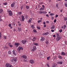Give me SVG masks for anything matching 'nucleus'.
I'll list each match as a JSON object with an SVG mask.
<instances>
[{
    "label": "nucleus",
    "mask_w": 67,
    "mask_h": 67,
    "mask_svg": "<svg viewBox=\"0 0 67 67\" xmlns=\"http://www.w3.org/2000/svg\"><path fill=\"white\" fill-rule=\"evenodd\" d=\"M7 12L8 13H9V15H10V16H12V15H13V13H12V12L10 10V9H8L7 10Z\"/></svg>",
    "instance_id": "nucleus-1"
},
{
    "label": "nucleus",
    "mask_w": 67,
    "mask_h": 67,
    "mask_svg": "<svg viewBox=\"0 0 67 67\" xmlns=\"http://www.w3.org/2000/svg\"><path fill=\"white\" fill-rule=\"evenodd\" d=\"M23 48L22 47H19L17 49V50L18 51V53H20V50H23Z\"/></svg>",
    "instance_id": "nucleus-2"
},
{
    "label": "nucleus",
    "mask_w": 67,
    "mask_h": 67,
    "mask_svg": "<svg viewBox=\"0 0 67 67\" xmlns=\"http://www.w3.org/2000/svg\"><path fill=\"white\" fill-rule=\"evenodd\" d=\"M6 67H12V66L10 64L7 63L6 64Z\"/></svg>",
    "instance_id": "nucleus-3"
},
{
    "label": "nucleus",
    "mask_w": 67,
    "mask_h": 67,
    "mask_svg": "<svg viewBox=\"0 0 67 67\" xmlns=\"http://www.w3.org/2000/svg\"><path fill=\"white\" fill-rule=\"evenodd\" d=\"M31 39L32 41H35L36 40V38L35 37H31Z\"/></svg>",
    "instance_id": "nucleus-4"
},
{
    "label": "nucleus",
    "mask_w": 67,
    "mask_h": 67,
    "mask_svg": "<svg viewBox=\"0 0 67 67\" xmlns=\"http://www.w3.org/2000/svg\"><path fill=\"white\" fill-rule=\"evenodd\" d=\"M26 42H27L26 41V40H22L21 41V42L23 43V44H26Z\"/></svg>",
    "instance_id": "nucleus-5"
},
{
    "label": "nucleus",
    "mask_w": 67,
    "mask_h": 67,
    "mask_svg": "<svg viewBox=\"0 0 67 67\" xmlns=\"http://www.w3.org/2000/svg\"><path fill=\"white\" fill-rule=\"evenodd\" d=\"M20 43H16L14 44L15 45V46H16V47H18L19 45H20Z\"/></svg>",
    "instance_id": "nucleus-6"
},
{
    "label": "nucleus",
    "mask_w": 67,
    "mask_h": 67,
    "mask_svg": "<svg viewBox=\"0 0 67 67\" xmlns=\"http://www.w3.org/2000/svg\"><path fill=\"white\" fill-rule=\"evenodd\" d=\"M22 58H24V59H26L27 58V57L26 56L23 55L21 56Z\"/></svg>",
    "instance_id": "nucleus-7"
},
{
    "label": "nucleus",
    "mask_w": 67,
    "mask_h": 67,
    "mask_svg": "<svg viewBox=\"0 0 67 67\" xmlns=\"http://www.w3.org/2000/svg\"><path fill=\"white\" fill-rule=\"evenodd\" d=\"M61 39V37H58L56 38V40L57 41H60V40Z\"/></svg>",
    "instance_id": "nucleus-8"
},
{
    "label": "nucleus",
    "mask_w": 67,
    "mask_h": 67,
    "mask_svg": "<svg viewBox=\"0 0 67 67\" xmlns=\"http://www.w3.org/2000/svg\"><path fill=\"white\" fill-rule=\"evenodd\" d=\"M13 54H14V55H15V56H16V51H15V50H14L13 51Z\"/></svg>",
    "instance_id": "nucleus-9"
},
{
    "label": "nucleus",
    "mask_w": 67,
    "mask_h": 67,
    "mask_svg": "<svg viewBox=\"0 0 67 67\" xmlns=\"http://www.w3.org/2000/svg\"><path fill=\"white\" fill-rule=\"evenodd\" d=\"M34 62V61L33 60H31L30 61V63L31 64H33V63Z\"/></svg>",
    "instance_id": "nucleus-10"
},
{
    "label": "nucleus",
    "mask_w": 67,
    "mask_h": 67,
    "mask_svg": "<svg viewBox=\"0 0 67 67\" xmlns=\"http://www.w3.org/2000/svg\"><path fill=\"white\" fill-rule=\"evenodd\" d=\"M15 3H13L12 4H11V7H14V5H15Z\"/></svg>",
    "instance_id": "nucleus-11"
},
{
    "label": "nucleus",
    "mask_w": 67,
    "mask_h": 67,
    "mask_svg": "<svg viewBox=\"0 0 67 67\" xmlns=\"http://www.w3.org/2000/svg\"><path fill=\"white\" fill-rule=\"evenodd\" d=\"M49 34V33L48 32H47L46 33H44V34H43L42 35H48Z\"/></svg>",
    "instance_id": "nucleus-12"
},
{
    "label": "nucleus",
    "mask_w": 67,
    "mask_h": 67,
    "mask_svg": "<svg viewBox=\"0 0 67 67\" xmlns=\"http://www.w3.org/2000/svg\"><path fill=\"white\" fill-rule=\"evenodd\" d=\"M45 38L44 37H41V40L42 41H44V40H45Z\"/></svg>",
    "instance_id": "nucleus-13"
},
{
    "label": "nucleus",
    "mask_w": 67,
    "mask_h": 67,
    "mask_svg": "<svg viewBox=\"0 0 67 67\" xmlns=\"http://www.w3.org/2000/svg\"><path fill=\"white\" fill-rule=\"evenodd\" d=\"M22 21H23L24 20V16H23V15H22Z\"/></svg>",
    "instance_id": "nucleus-14"
},
{
    "label": "nucleus",
    "mask_w": 67,
    "mask_h": 67,
    "mask_svg": "<svg viewBox=\"0 0 67 67\" xmlns=\"http://www.w3.org/2000/svg\"><path fill=\"white\" fill-rule=\"evenodd\" d=\"M63 62H57L58 64H60V65L62 64H63Z\"/></svg>",
    "instance_id": "nucleus-15"
},
{
    "label": "nucleus",
    "mask_w": 67,
    "mask_h": 67,
    "mask_svg": "<svg viewBox=\"0 0 67 67\" xmlns=\"http://www.w3.org/2000/svg\"><path fill=\"white\" fill-rule=\"evenodd\" d=\"M8 26L9 27H10V29H12L13 28V27L11 26V24H9V25H8Z\"/></svg>",
    "instance_id": "nucleus-16"
},
{
    "label": "nucleus",
    "mask_w": 67,
    "mask_h": 67,
    "mask_svg": "<svg viewBox=\"0 0 67 67\" xmlns=\"http://www.w3.org/2000/svg\"><path fill=\"white\" fill-rule=\"evenodd\" d=\"M55 25H52V27H51V29H55Z\"/></svg>",
    "instance_id": "nucleus-17"
},
{
    "label": "nucleus",
    "mask_w": 67,
    "mask_h": 67,
    "mask_svg": "<svg viewBox=\"0 0 67 67\" xmlns=\"http://www.w3.org/2000/svg\"><path fill=\"white\" fill-rule=\"evenodd\" d=\"M65 53H64V52H62L61 53V55H62L65 56Z\"/></svg>",
    "instance_id": "nucleus-18"
},
{
    "label": "nucleus",
    "mask_w": 67,
    "mask_h": 67,
    "mask_svg": "<svg viewBox=\"0 0 67 67\" xmlns=\"http://www.w3.org/2000/svg\"><path fill=\"white\" fill-rule=\"evenodd\" d=\"M3 10L2 9H0V13H1L3 12Z\"/></svg>",
    "instance_id": "nucleus-19"
},
{
    "label": "nucleus",
    "mask_w": 67,
    "mask_h": 67,
    "mask_svg": "<svg viewBox=\"0 0 67 67\" xmlns=\"http://www.w3.org/2000/svg\"><path fill=\"white\" fill-rule=\"evenodd\" d=\"M18 30L19 31V32H20V31H21L22 30V29L21 28H20L19 27H18Z\"/></svg>",
    "instance_id": "nucleus-20"
},
{
    "label": "nucleus",
    "mask_w": 67,
    "mask_h": 67,
    "mask_svg": "<svg viewBox=\"0 0 67 67\" xmlns=\"http://www.w3.org/2000/svg\"><path fill=\"white\" fill-rule=\"evenodd\" d=\"M47 60H49V59H51V57L50 56L48 57H47Z\"/></svg>",
    "instance_id": "nucleus-21"
},
{
    "label": "nucleus",
    "mask_w": 67,
    "mask_h": 67,
    "mask_svg": "<svg viewBox=\"0 0 67 67\" xmlns=\"http://www.w3.org/2000/svg\"><path fill=\"white\" fill-rule=\"evenodd\" d=\"M33 44L34 45H36V46H38V44L37 43H33Z\"/></svg>",
    "instance_id": "nucleus-22"
},
{
    "label": "nucleus",
    "mask_w": 67,
    "mask_h": 67,
    "mask_svg": "<svg viewBox=\"0 0 67 67\" xmlns=\"http://www.w3.org/2000/svg\"><path fill=\"white\" fill-rule=\"evenodd\" d=\"M43 11H39V13L40 14H42V13H43Z\"/></svg>",
    "instance_id": "nucleus-23"
},
{
    "label": "nucleus",
    "mask_w": 67,
    "mask_h": 67,
    "mask_svg": "<svg viewBox=\"0 0 67 67\" xmlns=\"http://www.w3.org/2000/svg\"><path fill=\"white\" fill-rule=\"evenodd\" d=\"M21 14L22 12H19L18 13V14H19V15H21Z\"/></svg>",
    "instance_id": "nucleus-24"
},
{
    "label": "nucleus",
    "mask_w": 67,
    "mask_h": 67,
    "mask_svg": "<svg viewBox=\"0 0 67 67\" xmlns=\"http://www.w3.org/2000/svg\"><path fill=\"white\" fill-rule=\"evenodd\" d=\"M9 46L10 47H13V46L12 45H10V44L9 43L8 44Z\"/></svg>",
    "instance_id": "nucleus-25"
},
{
    "label": "nucleus",
    "mask_w": 67,
    "mask_h": 67,
    "mask_svg": "<svg viewBox=\"0 0 67 67\" xmlns=\"http://www.w3.org/2000/svg\"><path fill=\"white\" fill-rule=\"evenodd\" d=\"M64 20L65 21H67V17H64Z\"/></svg>",
    "instance_id": "nucleus-26"
},
{
    "label": "nucleus",
    "mask_w": 67,
    "mask_h": 67,
    "mask_svg": "<svg viewBox=\"0 0 67 67\" xmlns=\"http://www.w3.org/2000/svg\"><path fill=\"white\" fill-rule=\"evenodd\" d=\"M11 62V63H13V61H14L13 59H12L10 60Z\"/></svg>",
    "instance_id": "nucleus-27"
},
{
    "label": "nucleus",
    "mask_w": 67,
    "mask_h": 67,
    "mask_svg": "<svg viewBox=\"0 0 67 67\" xmlns=\"http://www.w3.org/2000/svg\"><path fill=\"white\" fill-rule=\"evenodd\" d=\"M33 48L34 49V50H36V48L35 46H34L33 47Z\"/></svg>",
    "instance_id": "nucleus-28"
},
{
    "label": "nucleus",
    "mask_w": 67,
    "mask_h": 67,
    "mask_svg": "<svg viewBox=\"0 0 67 67\" xmlns=\"http://www.w3.org/2000/svg\"><path fill=\"white\" fill-rule=\"evenodd\" d=\"M31 27L33 29H34V26L33 25H31Z\"/></svg>",
    "instance_id": "nucleus-29"
},
{
    "label": "nucleus",
    "mask_w": 67,
    "mask_h": 67,
    "mask_svg": "<svg viewBox=\"0 0 67 67\" xmlns=\"http://www.w3.org/2000/svg\"><path fill=\"white\" fill-rule=\"evenodd\" d=\"M31 20H32V19H31V18H30L29 20V22H31Z\"/></svg>",
    "instance_id": "nucleus-30"
},
{
    "label": "nucleus",
    "mask_w": 67,
    "mask_h": 67,
    "mask_svg": "<svg viewBox=\"0 0 67 67\" xmlns=\"http://www.w3.org/2000/svg\"><path fill=\"white\" fill-rule=\"evenodd\" d=\"M33 31L35 33H37V31H36V30L35 29H34L33 30Z\"/></svg>",
    "instance_id": "nucleus-31"
},
{
    "label": "nucleus",
    "mask_w": 67,
    "mask_h": 67,
    "mask_svg": "<svg viewBox=\"0 0 67 67\" xmlns=\"http://www.w3.org/2000/svg\"><path fill=\"white\" fill-rule=\"evenodd\" d=\"M43 9H44V8H40V10H43Z\"/></svg>",
    "instance_id": "nucleus-32"
},
{
    "label": "nucleus",
    "mask_w": 67,
    "mask_h": 67,
    "mask_svg": "<svg viewBox=\"0 0 67 67\" xmlns=\"http://www.w3.org/2000/svg\"><path fill=\"white\" fill-rule=\"evenodd\" d=\"M58 57L59 58H60V59H62V57L61 56H58Z\"/></svg>",
    "instance_id": "nucleus-33"
},
{
    "label": "nucleus",
    "mask_w": 67,
    "mask_h": 67,
    "mask_svg": "<svg viewBox=\"0 0 67 67\" xmlns=\"http://www.w3.org/2000/svg\"><path fill=\"white\" fill-rule=\"evenodd\" d=\"M26 8L27 9H29V6H26Z\"/></svg>",
    "instance_id": "nucleus-34"
},
{
    "label": "nucleus",
    "mask_w": 67,
    "mask_h": 67,
    "mask_svg": "<svg viewBox=\"0 0 67 67\" xmlns=\"http://www.w3.org/2000/svg\"><path fill=\"white\" fill-rule=\"evenodd\" d=\"M14 61V62H16V61H17V60H16V59H13Z\"/></svg>",
    "instance_id": "nucleus-35"
},
{
    "label": "nucleus",
    "mask_w": 67,
    "mask_h": 67,
    "mask_svg": "<svg viewBox=\"0 0 67 67\" xmlns=\"http://www.w3.org/2000/svg\"><path fill=\"white\" fill-rule=\"evenodd\" d=\"M42 22L41 20H38V23H40V22Z\"/></svg>",
    "instance_id": "nucleus-36"
},
{
    "label": "nucleus",
    "mask_w": 67,
    "mask_h": 67,
    "mask_svg": "<svg viewBox=\"0 0 67 67\" xmlns=\"http://www.w3.org/2000/svg\"><path fill=\"white\" fill-rule=\"evenodd\" d=\"M50 15H52V16H53V15H54V14L53 13H50Z\"/></svg>",
    "instance_id": "nucleus-37"
},
{
    "label": "nucleus",
    "mask_w": 67,
    "mask_h": 67,
    "mask_svg": "<svg viewBox=\"0 0 67 67\" xmlns=\"http://www.w3.org/2000/svg\"><path fill=\"white\" fill-rule=\"evenodd\" d=\"M37 28L38 30H40L41 28H40V27L38 26L37 27Z\"/></svg>",
    "instance_id": "nucleus-38"
},
{
    "label": "nucleus",
    "mask_w": 67,
    "mask_h": 67,
    "mask_svg": "<svg viewBox=\"0 0 67 67\" xmlns=\"http://www.w3.org/2000/svg\"><path fill=\"white\" fill-rule=\"evenodd\" d=\"M15 24L14 23H13L12 24V25H13V26H15Z\"/></svg>",
    "instance_id": "nucleus-39"
},
{
    "label": "nucleus",
    "mask_w": 67,
    "mask_h": 67,
    "mask_svg": "<svg viewBox=\"0 0 67 67\" xmlns=\"http://www.w3.org/2000/svg\"><path fill=\"white\" fill-rule=\"evenodd\" d=\"M56 35H57V37H58V36H59V35H58V34L57 33H56Z\"/></svg>",
    "instance_id": "nucleus-40"
},
{
    "label": "nucleus",
    "mask_w": 67,
    "mask_h": 67,
    "mask_svg": "<svg viewBox=\"0 0 67 67\" xmlns=\"http://www.w3.org/2000/svg\"><path fill=\"white\" fill-rule=\"evenodd\" d=\"M3 4L4 5H7V3H3Z\"/></svg>",
    "instance_id": "nucleus-41"
},
{
    "label": "nucleus",
    "mask_w": 67,
    "mask_h": 67,
    "mask_svg": "<svg viewBox=\"0 0 67 67\" xmlns=\"http://www.w3.org/2000/svg\"><path fill=\"white\" fill-rule=\"evenodd\" d=\"M62 29H60L59 30V32H60V33H61V32H62Z\"/></svg>",
    "instance_id": "nucleus-42"
},
{
    "label": "nucleus",
    "mask_w": 67,
    "mask_h": 67,
    "mask_svg": "<svg viewBox=\"0 0 67 67\" xmlns=\"http://www.w3.org/2000/svg\"><path fill=\"white\" fill-rule=\"evenodd\" d=\"M46 44H48V41H46Z\"/></svg>",
    "instance_id": "nucleus-43"
},
{
    "label": "nucleus",
    "mask_w": 67,
    "mask_h": 67,
    "mask_svg": "<svg viewBox=\"0 0 67 67\" xmlns=\"http://www.w3.org/2000/svg\"><path fill=\"white\" fill-rule=\"evenodd\" d=\"M23 62H26V60L25 59H24L23 60Z\"/></svg>",
    "instance_id": "nucleus-44"
},
{
    "label": "nucleus",
    "mask_w": 67,
    "mask_h": 67,
    "mask_svg": "<svg viewBox=\"0 0 67 67\" xmlns=\"http://www.w3.org/2000/svg\"><path fill=\"white\" fill-rule=\"evenodd\" d=\"M56 6L57 7H58V4H56Z\"/></svg>",
    "instance_id": "nucleus-45"
},
{
    "label": "nucleus",
    "mask_w": 67,
    "mask_h": 67,
    "mask_svg": "<svg viewBox=\"0 0 67 67\" xmlns=\"http://www.w3.org/2000/svg\"><path fill=\"white\" fill-rule=\"evenodd\" d=\"M4 39H5V40H6V39H7V37L5 36H4Z\"/></svg>",
    "instance_id": "nucleus-46"
},
{
    "label": "nucleus",
    "mask_w": 67,
    "mask_h": 67,
    "mask_svg": "<svg viewBox=\"0 0 67 67\" xmlns=\"http://www.w3.org/2000/svg\"><path fill=\"white\" fill-rule=\"evenodd\" d=\"M46 23H49V21H47L46 22Z\"/></svg>",
    "instance_id": "nucleus-47"
},
{
    "label": "nucleus",
    "mask_w": 67,
    "mask_h": 67,
    "mask_svg": "<svg viewBox=\"0 0 67 67\" xmlns=\"http://www.w3.org/2000/svg\"><path fill=\"white\" fill-rule=\"evenodd\" d=\"M47 66L48 67H50V66H49V65H48V64H47Z\"/></svg>",
    "instance_id": "nucleus-48"
},
{
    "label": "nucleus",
    "mask_w": 67,
    "mask_h": 67,
    "mask_svg": "<svg viewBox=\"0 0 67 67\" xmlns=\"http://www.w3.org/2000/svg\"><path fill=\"white\" fill-rule=\"evenodd\" d=\"M43 13H44V14H46V12H44V11H43Z\"/></svg>",
    "instance_id": "nucleus-49"
},
{
    "label": "nucleus",
    "mask_w": 67,
    "mask_h": 67,
    "mask_svg": "<svg viewBox=\"0 0 67 67\" xmlns=\"http://www.w3.org/2000/svg\"><path fill=\"white\" fill-rule=\"evenodd\" d=\"M56 22V19H55V20H54V23H55V22Z\"/></svg>",
    "instance_id": "nucleus-50"
},
{
    "label": "nucleus",
    "mask_w": 67,
    "mask_h": 67,
    "mask_svg": "<svg viewBox=\"0 0 67 67\" xmlns=\"http://www.w3.org/2000/svg\"><path fill=\"white\" fill-rule=\"evenodd\" d=\"M58 15H55V17L56 18H57V17H58Z\"/></svg>",
    "instance_id": "nucleus-51"
},
{
    "label": "nucleus",
    "mask_w": 67,
    "mask_h": 67,
    "mask_svg": "<svg viewBox=\"0 0 67 67\" xmlns=\"http://www.w3.org/2000/svg\"><path fill=\"white\" fill-rule=\"evenodd\" d=\"M51 32H54V30H51Z\"/></svg>",
    "instance_id": "nucleus-52"
},
{
    "label": "nucleus",
    "mask_w": 67,
    "mask_h": 67,
    "mask_svg": "<svg viewBox=\"0 0 67 67\" xmlns=\"http://www.w3.org/2000/svg\"><path fill=\"white\" fill-rule=\"evenodd\" d=\"M21 10H22V9L23 8V6L21 7Z\"/></svg>",
    "instance_id": "nucleus-53"
},
{
    "label": "nucleus",
    "mask_w": 67,
    "mask_h": 67,
    "mask_svg": "<svg viewBox=\"0 0 67 67\" xmlns=\"http://www.w3.org/2000/svg\"><path fill=\"white\" fill-rule=\"evenodd\" d=\"M65 5L66 7H67V4H65Z\"/></svg>",
    "instance_id": "nucleus-54"
},
{
    "label": "nucleus",
    "mask_w": 67,
    "mask_h": 67,
    "mask_svg": "<svg viewBox=\"0 0 67 67\" xmlns=\"http://www.w3.org/2000/svg\"><path fill=\"white\" fill-rule=\"evenodd\" d=\"M2 21V19H1V18H0V21Z\"/></svg>",
    "instance_id": "nucleus-55"
},
{
    "label": "nucleus",
    "mask_w": 67,
    "mask_h": 67,
    "mask_svg": "<svg viewBox=\"0 0 67 67\" xmlns=\"http://www.w3.org/2000/svg\"><path fill=\"white\" fill-rule=\"evenodd\" d=\"M53 37H56V36L55 35H54L53 36Z\"/></svg>",
    "instance_id": "nucleus-56"
},
{
    "label": "nucleus",
    "mask_w": 67,
    "mask_h": 67,
    "mask_svg": "<svg viewBox=\"0 0 67 67\" xmlns=\"http://www.w3.org/2000/svg\"><path fill=\"white\" fill-rule=\"evenodd\" d=\"M32 52H34V49H32Z\"/></svg>",
    "instance_id": "nucleus-57"
},
{
    "label": "nucleus",
    "mask_w": 67,
    "mask_h": 67,
    "mask_svg": "<svg viewBox=\"0 0 67 67\" xmlns=\"http://www.w3.org/2000/svg\"><path fill=\"white\" fill-rule=\"evenodd\" d=\"M52 67H56V65H54L53 66H52Z\"/></svg>",
    "instance_id": "nucleus-58"
},
{
    "label": "nucleus",
    "mask_w": 67,
    "mask_h": 67,
    "mask_svg": "<svg viewBox=\"0 0 67 67\" xmlns=\"http://www.w3.org/2000/svg\"><path fill=\"white\" fill-rule=\"evenodd\" d=\"M42 7L43 8H45V6L44 5H42Z\"/></svg>",
    "instance_id": "nucleus-59"
},
{
    "label": "nucleus",
    "mask_w": 67,
    "mask_h": 67,
    "mask_svg": "<svg viewBox=\"0 0 67 67\" xmlns=\"http://www.w3.org/2000/svg\"><path fill=\"white\" fill-rule=\"evenodd\" d=\"M63 9H62L60 10V12H63Z\"/></svg>",
    "instance_id": "nucleus-60"
},
{
    "label": "nucleus",
    "mask_w": 67,
    "mask_h": 67,
    "mask_svg": "<svg viewBox=\"0 0 67 67\" xmlns=\"http://www.w3.org/2000/svg\"><path fill=\"white\" fill-rule=\"evenodd\" d=\"M43 24H45V23H45V22H43Z\"/></svg>",
    "instance_id": "nucleus-61"
},
{
    "label": "nucleus",
    "mask_w": 67,
    "mask_h": 67,
    "mask_svg": "<svg viewBox=\"0 0 67 67\" xmlns=\"http://www.w3.org/2000/svg\"><path fill=\"white\" fill-rule=\"evenodd\" d=\"M52 20H53L54 19V17H52Z\"/></svg>",
    "instance_id": "nucleus-62"
},
{
    "label": "nucleus",
    "mask_w": 67,
    "mask_h": 67,
    "mask_svg": "<svg viewBox=\"0 0 67 67\" xmlns=\"http://www.w3.org/2000/svg\"><path fill=\"white\" fill-rule=\"evenodd\" d=\"M64 27H66V25H64Z\"/></svg>",
    "instance_id": "nucleus-63"
},
{
    "label": "nucleus",
    "mask_w": 67,
    "mask_h": 67,
    "mask_svg": "<svg viewBox=\"0 0 67 67\" xmlns=\"http://www.w3.org/2000/svg\"><path fill=\"white\" fill-rule=\"evenodd\" d=\"M27 17H28L27 16H26V18L27 19Z\"/></svg>",
    "instance_id": "nucleus-64"
}]
</instances>
